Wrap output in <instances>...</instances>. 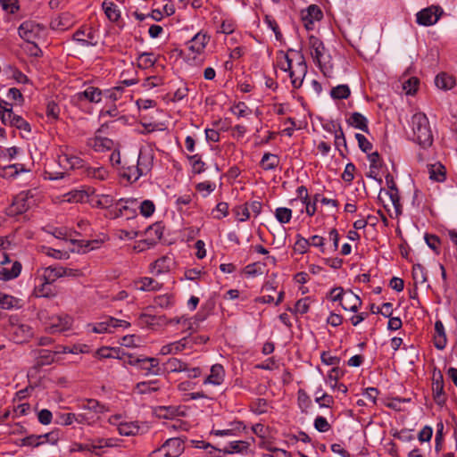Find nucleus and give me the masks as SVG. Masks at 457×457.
<instances>
[{
  "instance_id": "40",
  "label": "nucleus",
  "mask_w": 457,
  "mask_h": 457,
  "mask_svg": "<svg viewBox=\"0 0 457 457\" xmlns=\"http://www.w3.org/2000/svg\"><path fill=\"white\" fill-rule=\"evenodd\" d=\"M350 95V87L345 84L338 85L330 91V96L336 100L347 99Z\"/></svg>"
},
{
  "instance_id": "60",
  "label": "nucleus",
  "mask_w": 457,
  "mask_h": 457,
  "mask_svg": "<svg viewBox=\"0 0 457 457\" xmlns=\"http://www.w3.org/2000/svg\"><path fill=\"white\" fill-rule=\"evenodd\" d=\"M155 206L150 200H145L140 204V213L145 217H150L154 212Z\"/></svg>"
},
{
  "instance_id": "8",
  "label": "nucleus",
  "mask_w": 457,
  "mask_h": 457,
  "mask_svg": "<svg viewBox=\"0 0 457 457\" xmlns=\"http://www.w3.org/2000/svg\"><path fill=\"white\" fill-rule=\"evenodd\" d=\"M44 31L43 25L32 21L22 22L18 29L20 37L28 43H33Z\"/></svg>"
},
{
  "instance_id": "10",
  "label": "nucleus",
  "mask_w": 457,
  "mask_h": 457,
  "mask_svg": "<svg viewBox=\"0 0 457 457\" xmlns=\"http://www.w3.org/2000/svg\"><path fill=\"white\" fill-rule=\"evenodd\" d=\"M323 17V13L319 6L316 4H311L306 9L301 12V18L304 28L307 30L313 29L314 22L320 21Z\"/></svg>"
},
{
  "instance_id": "31",
  "label": "nucleus",
  "mask_w": 457,
  "mask_h": 457,
  "mask_svg": "<svg viewBox=\"0 0 457 457\" xmlns=\"http://www.w3.org/2000/svg\"><path fill=\"white\" fill-rule=\"evenodd\" d=\"M278 164L279 157L270 153H265L260 162V165L264 170H275Z\"/></svg>"
},
{
  "instance_id": "38",
  "label": "nucleus",
  "mask_w": 457,
  "mask_h": 457,
  "mask_svg": "<svg viewBox=\"0 0 457 457\" xmlns=\"http://www.w3.org/2000/svg\"><path fill=\"white\" fill-rule=\"evenodd\" d=\"M105 15L111 21H117L120 17L118 6L112 2L104 1L102 4Z\"/></svg>"
},
{
  "instance_id": "57",
  "label": "nucleus",
  "mask_w": 457,
  "mask_h": 457,
  "mask_svg": "<svg viewBox=\"0 0 457 457\" xmlns=\"http://www.w3.org/2000/svg\"><path fill=\"white\" fill-rule=\"evenodd\" d=\"M232 112L237 117H245L252 112L251 109L244 102H239L235 104L232 108Z\"/></svg>"
},
{
  "instance_id": "58",
  "label": "nucleus",
  "mask_w": 457,
  "mask_h": 457,
  "mask_svg": "<svg viewBox=\"0 0 457 457\" xmlns=\"http://www.w3.org/2000/svg\"><path fill=\"white\" fill-rule=\"evenodd\" d=\"M309 307L310 306H309V303H308V298H302L295 303V308L289 309V311L292 312L304 314V313L308 312Z\"/></svg>"
},
{
  "instance_id": "6",
  "label": "nucleus",
  "mask_w": 457,
  "mask_h": 457,
  "mask_svg": "<svg viewBox=\"0 0 457 457\" xmlns=\"http://www.w3.org/2000/svg\"><path fill=\"white\" fill-rule=\"evenodd\" d=\"M128 357L127 362L131 366H138L141 370H145V375H161L162 373L157 358H139L130 354Z\"/></svg>"
},
{
  "instance_id": "16",
  "label": "nucleus",
  "mask_w": 457,
  "mask_h": 457,
  "mask_svg": "<svg viewBox=\"0 0 457 457\" xmlns=\"http://www.w3.org/2000/svg\"><path fill=\"white\" fill-rule=\"evenodd\" d=\"M136 205V199L120 198L115 203V208L110 212V215L113 219L119 218L123 215L124 211H134Z\"/></svg>"
},
{
  "instance_id": "62",
  "label": "nucleus",
  "mask_w": 457,
  "mask_h": 457,
  "mask_svg": "<svg viewBox=\"0 0 457 457\" xmlns=\"http://www.w3.org/2000/svg\"><path fill=\"white\" fill-rule=\"evenodd\" d=\"M314 428L319 432H327L330 429V425L326 420V418L322 416H317L314 420Z\"/></svg>"
},
{
  "instance_id": "9",
  "label": "nucleus",
  "mask_w": 457,
  "mask_h": 457,
  "mask_svg": "<svg viewBox=\"0 0 457 457\" xmlns=\"http://www.w3.org/2000/svg\"><path fill=\"white\" fill-rule=\"evenodd\" d=\"M444 13L440 6L431 5L422 9L416 14L417 23L422 26H431L436 23Z\"/></svg>"
},
{
  "instance_id": "41",
  "label": "nucleus",
  "mask_w": 457,
  "mask_h": 457,
  "mask_svg": "<svg viewBox=\"0 0 457 457\" xmlns=\"http://www.w3.org/2000/svg\"><path fill=\"white\" fill-rule=\"evenodd\" d=\"M144 175V172H141L140 169L137 165L127 167L121 173L122 178L126 179L130 183L136 182Z\"/></svg>"
},
{
  "instance_id": "52",
  "label": "nucleus",
  "mask_w": 457,
  "mask_h": 457,
  "mask_svg": "<svg viewBox=\"0 0 457 457\" xmlns=\"http://www.w3.org/2000/svg\"><path fill=\"white\" fill-rule=\"evenodd\" d=\"M41 445L48 443L50 445H56L60 439V434L58 431H51L46 434L39 435Z\"/></svg>"
},
{
  "instance_id": "24",
  "label": "nucleus",
  "mask_w": 457,
  "mask_h": 457,
  "mask_svg": "<svg viewBox=\"0 0 457 457\" xmlns=\"http://www.w3.org/2000/svg\"><path fill=\"white\" fill-rule=\"evenodd\" d=\"M43 279L48 282H54L57 278L65 277V268L62 266H48L44 269Z\"/></svg>"
},
{
  "instance_id": "7",
  "label": "nucleus",
  "mask_w": 457,
  "mask_h": 457,
  "mask_svg": "<svg viewBox=\"0 0 457 457\" xmlns=\"http://www.w3.org/2000/svg\"><path fill=\"white\" fill-rule=\"evenodd\" d=\"M72 39L82 46H96L99 42V34L92 27L82 26L72 35Z\"/></svg>"
},
{
  "instance_id": "32",
  "label": "nucleus",
  "mask_w": 457,
  "mask_h": 457,
  "mask_svg": "<svg viewBox=\"0 0 457 457\" xmlns=\"http://www.w3.org/2000/svg\"><path fill=\"white\" fill-rule=\"evenodd\" d=\"M145 234L152 237V238H147L145 242H147L148 245H154L156 240H160L162 237L163 227L161 223H154L146 228Z\"/></svg>"
},
{
  "instance_id": "3",
  "label": "nucleus",
  "mask_w": 457,
  "mask_h": 457,
  "mask_svg": "<svg viewBox=\"0 0 457 457\" xmlns=\"http://www.w3.org/2000/svg\"><path fill=\"white\" fill-rule=\"evenodd\" d=\"M412 131L411 140L414 143H432L433 135L428 124V120L425 115L415 114L412 117Z\"/></svg>"
},
{
  "instance_id": "35",
  "label": "nucleus",
  "mask_w": 457,
  "mask_h": 457,
  "mask_svg": "<svg viewBox=\"0 0 457 457\" xmlns=\"http://www.w3.org/2000/svg\"><path fill=\"white\" fill-rule=\"evenodd\" d=\"M137 289L141 291H158L161 289L162 285L152 278H142L137 283Z\"/></svg>"
},
{
  "instance_id": "46",
  "label": "nucleus",
  "mask_w": 457,
  "mask_h": 457,
  "mask_svg": "<svg viewBox=\"0 0 457 457\" xmlns=\"http://www.w3.org/2000/svg\"><path fill=\"white\" fill-rule=\"evenodd\" d=\"M412 277L415 284H423L427 281L426 269L420 263L414 264L412 267Z\"/></svg>"
},
{
  "instance_id": "4",
  "label": "nucleus",
  "mask_w": 457,
  "mask_h": 457,
  "mask_svg": "<svg viewBox=\"0 0 457 457\" xmlns=\"http://www.w3.org/2000/svg\"><path fill=\"white\" fill-rule=\"evenodd\" d=\"M36 189L21 191L12 201V205L7 210V214L11 216L22 214L27 212L33 204Z\"/></svg>"
},
{
  "instance_id": "13",
  "label": "nucleus",
  "mask_w": 457,
  "mask_h": 457,
  "mask_svg": "<svg viewBox=\"0 0 457 457\" xmlns=\"http://www.w3.org/2000/svg\"><path fill=\"white\" fill-rule=\"evenodd\" d=\"M10 331L13 341L17 344L26 342L33 336L32 328L27 324L12 325Z\"/></svg>"
},
{
  "instance_id": "25",
  "label": "nucleus",
  "mask_w": 457,
  "mask_h": 457,
  "mask_svg": "<svg viewBox=\"0 0 457 457\" xmlns=\"http://www.w3.org/2000/svg\"><path fill=\"white\" fill-rule=\"evenodd\" d=\"M103 92L95 87H88L83 92L78 93L79 100H88L91 103H99L102 100Z\"/></svg>"
},
{
  "instance_id": "23",
  "label": "nucleus",
  "mask_w": 457,
  "mask_h": 457,
  "mask_svg": "<svg viewBox=\"0 0 457 457\" xmlns=\"http://www.w3.org/2000/svg\"><path fill=\"white\" fill-rule=\"evenodd\" d=\"M348 129L346 130H353V128L359 129L363 131L368 130V120L360 112H353L347 119Z\"/></svg>"
},
{
  "instance_id": "27",
  "label": "nucleus",
  "mask_w": 457,
  "mask_h": 457,
  "mask_svg": "<svg viewBox=\"0 0 457 457\" xmlns=\"http://www.w3.org/2000/svg\"><path fill=\"white\" fill-rule=\"evenodd\" d=\"M21 268L22 266L20 262H14L10 270L7 268H2L0 270V280L8 281L17 278L21 274Z\"/></svg>"
},
{
  "instance_id": "48",
  "label": "nucleus",
  "mask_w": 457,
  "mask_h": 457,
  "mask_svg": "<svg viewBox=\"0 0 457 457\" xmlns=\"http://www.w3.org/2000/svg\"><path fill=\"white\" fill-rule=\"evenodd\" d=\"M21 446L38 447L41 445L39 435H29L21 439Z\"/></svg>"
},
{
  "instance_id": "14",
  "label": "nucleus",
  "mask_w": 457,
  "mask_h": 457,
  "mask_svg": "<svg viewBox=\"0 0 457 457\" xmlns=\"http://www.w3.org/2000/svg\"><path fill=\"white\" fill-rule=\"evenodd\" d=\"M58 163L65 170L84 166V161L80 157L66 152L58 155Z\"/></svg>"
},
{
  "instance_id": "2",
  "label": "nucleus",
  "mask_w": 457,
  "mask_h": 457,
  "mask_svg": "<svg viewBox=\"0 0 457 457\" xmlns=\"http://www.w3.org/2000/svg\"><path fill=\"white\" fill-rule=\"evenodd\" d=\"M79 424L87 426L96 424L100 420L102 414L109 411L105 404L93 398L82 400L79 404Z\"/></svg>"
},
{
  "instance_id": "18",
  "label": "nucleus",
  "mask_w": 457,
  "mask_h": 457,
  "mask_svg": "<svg viewBox=\"0 0 457 457\" xmlns=\"http://www.w3.org/2000/svg\"><path fill=\"white\" fill-rule=\"evenodd\" d=\"M345 311L356 312L361 305V298L351 290L346 291L344 299L340 304Z\"/></svg>"
},
{
  "instance_id": "19",
  "label": "nucleus",
  "mask_w": 457,
  "mask_h": 457,
  "mask_svg": "<svg viewBox=\"0 0 457 457\" xmlns=\"http://www.w3.org/2000/svg\"><path fill=\"white\" fill-rule=\"evenodd\" d=\"M225 377V370L222 365L214 364L211 368L210 375L204 380V384H212L214 386H220Z\"/></svg>"
},
{
  "instance_id": "5",
  "label": "nucleus",
  "mask_w": 457,
  "mask_h": 457,
  "mask_svg": "<svg viewBox=\"0 0 457 457\" xmlns=\"http://www.w3.org/2000/svg\"><path fill=\"white\" fill-rule=\"evenodd\" d=\"M184 449V440L173 437L166 440L160 448L153 451L150 457H179Z\"/></svg>"
},
{
  "instance_id": "26",
  "label": "nucleus",
  "mask_w": 457,
  "mask_h": 457,
  "mask_svg": "<svg viewBox=\"0 0 457 457\" xmlns=\"http://www.w3.org/2000/svg\"><path fill=\"white\" fill-rule=\"evenodd\" d=\"M309 44L312 49V55L315 61H317L319 63L321 61V58L323 57L325 46L323 42L319 39L318 37L314 36H311L309 37Z\"/></svg>"
},
{
  "instance_id": "61",
  "label": "nucleus",
  "mask_w": 457,
  "mask_h": 457,
  "mask_svg": "<svg viewBox=\"0 0 457 457\" xmlns=\"http://www.w3.org/2000/svg\"><path fill=\"white\" fill-rule=\"evenodd\" d=\"M386 195H389L390 200L395 209V212L400 213L402 205L400 204V195H399L398 188L387 191Z\"/></svg>"
},
{
  "instance_id": "17",
  "label": "nucleus",
  "mask_w": 457,
  "mask_h": 457,
  "mask_svg": "<svg viewBox=\"0 0 457 457\" xmlns=\"http://www.w3.org/2000/svg\"><path fill=\"white\" fill-rule=\"evenodd\" d=\"M71 326V318L70 316H56L51 319L49 327L47 328L50 333H56L65 331Z\"/></svg>"
},
{
  "instance_id": "33",
  "label": "nucleus",
  "mask_w": 457,
  "mask_h": 457,
  "mask_svg": "<svg viewBox=\"0 0 457 457\" xmlns=\"http://www.w3.org/2000/svg\"><path fill=\"white\" fill-rule=\"evenodd\" d=\"M187 370V363L177 358H170L163 363V371L182 372Z\"/></svg>"
},
{
  "instance_id": "49",
  "label": "nucleus",
  "mask_w": 457,
  "mask_h": 457,
  "mask_svg": "<svg viewBox=\"0 0 457 457\" xmlns=\"http://www.w3.org/2000/svg\"><path fill=\"white\" fill-rule=\"evenodd\" d=\"M343 371L339 367H334L330 370L328 375V380L329 382L330 387L335 389L337 386V380L341 376H343Z\"/></svg>"
},
{
  "instance_id": "29",
  "label": "nucleus",
  "mask_w": 457,
  "mask_h": 457,
  "mask_svg": "<svg viewBox=\"0 0 457 457\" xmlns=\"http://www.w3.org/2000/svg\"><path fill=\"white\" fill-rule=\"evenodd\" d=\"M187 345V338L183 337L182 339L165 345H163L161 350L160 353L162 355L171 354V353H177L186 348Z\"/></svg>"
},
{
  "instance_id": "28",
  "label": "nucleus",
  "mask_w": 457,
  "mask_h": 457,
  "mask_svg": "<svg viewBox=\"0 0 457 457\" xmlns=\"http://www.w3.org/2000/svg\"><path fill=\"white\" fill-rule=\"evenodd\" d=\"M435 84L439 89L449 90L455 85V79L453 76L441 72L436 76Z\"/></svg>"
},
{
  "instance_id": "51",
  "label": "nucleus",
  "mask_w": 457,
  "mask_h": 457,
  "mask_svg": "<svg viewBox=\"0 0 457 457\" xmlns=\"http://www.w3.org/2000/svg\"><path fill=\"white\" fill-rule=\"evenodd\" d=\"M118 353H119L118 349H113V348H109V347H102L96 351V354L100 359H106V358L121 359L122 357L114 355V353L118 354Z\"/></svg>"
},
{
  "instance_id": "63",
  "label": "nucleus",
  "mask_w": 457,
  "mask_h": 457,
  "mask_svg": "<svg viewBox=\"0 0 457 457\" xmlns=\"http://www.w3.org/2000/svg\"><path fill=\"white\" fill-rule=\"evenodd\" d=\"M163 80L161 77L158 76H150L146 78L143 83V87L146 89H151L160 85H162Z\"/></svg>"
},
{
  "instance_id": "20",
  "label": "nucleus",
  "mask_w": 457,
  "mask_h": 457,
  "mask_svg": "<svg viewBox=\"0 0 457 457\" xmlns=\"http://www.w3.org/2000/svg\"><path fill=\"white\" fill-rule=\"evenodd\" d=\"M73 24L72 16L69 12H63L52 20L50 27L56 30H66Z\"/></svg>"
},
{
  "instance_id": "22",
  "label": "nucleus",
  "mask_w": 457,
  "mask_h": 457,
  "mask_svg": "<svg viewBox=\"0 0 457 457\" xmlns=\"http://www.w3.org/2000/svg\"><path fill=\"white\" fill-rule=\"evenodd\" d=\"M34 357L36 358V366L42 367L45 365H49L54 361V353H52L46 349L34 350L32 352Z\"/></svg>"
},
{
  "instance_id": "64",
  "label": "nucleus",
  "mask_w": 457,
  "mask_h": 457,
  "mask_svg": "<svg viewBox=\"0 0 457 457\" xmlns=\"http://www.w3.org/2000/svg\"><path fill=\"white\" fill-rule=\"evenodd\" d=\"M205 451V457H222L223 449H219L207 443L204 448Z\"/></svg>"
},
{
  "instance_id": "11",
  "label": "nucleus",
  "mask_w": 457,
  "mask_h": 457,
  "mask_svg": "<svg viewBox=\"0 0 457 457\" xmlns=\"http://www.w3.org/2000/svg\"><path fill=\"white\" fill-rule=\"evenodd\" d=\"M153 148L151 145H146L140 148L137 166L140 169L141 172L146 175L152 169L153 165Z\"/></svg>"
},
{
  "instance_id": "37",
  "label": "nucleus",
  "mask_w": 457,
  "mask_h": 457,
  "mask_svg": "<svg viewBox=\"0 0 457 457\" xmlns=\"http://www.w3.org/2000/svg\"><path fill=\"white\" fill-rule=\"evenodd\" d=\"M157 382V380L138 382L135 386V390L139 395L152 394L157 392L159 390V387L155 386Z\"/></svg>"
},
{
  "instance_id": "45",
  "label": "nucleus",
  "mask_w": 457,
  "mask_h": 457,
  "mask_svg": "<svg viewBox=\"0 0 457 457\" xmlns=\"http://www.w3.org/2000/svg\"><path fill=\"white\" fill-rule=\"evenodd\" d=\"M249 446V444L245 441L238 440L232 441L229 443L228 448L223 449V454H231L234 453H242L244 450H246Z\"/></svg>"
},
{
  "instance_id": "30",
  "label": "nucleus",
  "mask_w": 457,
  "mask_h": 457,
  "mask_svg": "<svg viewBox=\"0 0 457 457\" xmlns=\"http://www.w3.org/2000/svg\"><path fill=\"white\" fill-rule=\"evenodd\" d=\"M138 422H120L118 424V432L121 436H130L139 433Z\"/></svg>"
},
{
  "instance_id": "53",
  "label": "nucleus",
  "mask_w": 457,
  "mask_h": 457,
  "mask_svg": "<svg viewBox=\"0 0 457 457\" xmlns=\"http://www.w3.org/2000/svg\"><path fill=\"white\" fill-rule=\"evenodd\" d=\"M112 322H109V317L103 321L97 322L94 325L92 330L95 333H111L112 332Z\"/></svg>"
},
{
  "instance_id": "56",
  "label": "nucleus",
  "mask_w": 457,
  "mask_h": 457,
  "mask_svg": "<svg viewBox=\"0 0 457 457\" xmlns=\"http://www.w3.org/2000/svg\"><path fill=\"white\" fill-rule=\"evenodd\" d=\"M297 240L295 244L294 250L299 253H304L307 252L310 246V241L303 237L301 235L296 236Z\"/></svg>"
},
{
  "instance_id": "42",
  "label": "nucleus",
  "mask_w": 457,
  "mask_h": 457,
  "mask_svg": "<svg viewBox=\"0 0 457 457\" xmlns=\"http://www.w3.org/2000/svg\"><path fill=\"white\" fill-rule=\"evenodd\" d=\"M71 244L73 245H78V248H74L72 249V251H76L78 253H86L93 249H95L96 246V245L99 244L98 241L95 240V241H87V242H84V241H80V240H75V239H72L71 240Z\"/></svg>"
},
{
  "instance_id": "34",
  "label": "nucleus",
  "mask_w": 457,
  "mask_h": 457,
  "mask_svg": "<svg viewBox=\"0 0 457 457\" xmlns=\"http://www.w3.org/2000/svg\"><path fill=\"white\" fill-rule=\"evenodd\" d=\"M429 179L437 182L445 180V168L441 163L428 165Z\"/></svg>"
},
{
  "instance_id": "47",
  "label": "nucleus",
  "mask_w": 457,
  "mask_h": 457,
  "mask_svg": "<svg viewBox=\"0 0 457 457\" xmlns=\"http://www.w3.org/2000/svg\"><path fill=\"white\" fill-rule=\"evenodd\" d=\"M275 217L282 224L288 223L292 217V211L289 208L278 207L275 211Z\"/></svg>"
},
{
  "instance_id": "12",
  "label": "nucleus",
  "mask_w": 457,
  "mask_h": 457,
  "mask_svg": "<svg viewBox=\"0 0 457 457\" xmlns=\"http://www.w3.org/2000/svg\"><path fill=\"white\" fill-rule=\"evenodd\" d=\"M433 398L436 404L444 405L445 403V396L444 391V378L441 371L434 372L432 378Z\"/></svg>"
},
{
  "instance_id": "1",
  "label": "nucleus",
  "mask_w": 457,
  "mask_h": 457,
  "mask_svg": "<svg viewBox=\"0 0 457 457\" xmlns=\"http://www.w3.org/2000/svg\"><path fill=\"white\" fill-rule=\"evenodd\" d=\"M278 54L280 60L278 62V66L289 73L293 87L300 88L307 73V64L303 55L293 49H288L287 53L280 51Z\"/></svg>"
},
{
  "instance_id": "59",
  "label": "nucleus",
  "mask_w": 457,
  "mask_h": 457,
  "mask_svg": "<svg viewBox=\"0 0 457 457\" xmlns=\"http://www.w3.org/2000/svg\"><path fill=\"white\" fill-rule=\"evenodd\" d=\"M192 162V168L195 173H201L204 170V162L201 160L199 154H194L188 157Z\"/></svg>"
},
{
  "instance_id": "54",
  "label": "nucleus",
  "mask_w": 457,
  "mask_h": 457,
  "mask_svg": "<svg viewBox=\"0 0 457 457\" xmlns=\"http://www.w3.org/2000/svg\"><path fill=\"white\" fill-rule=\"evenodd\" d=\"M17 299L8 295L0 293V307L4 310H10L15 306Z\"/></svg>"
},
{
  "instance_id": "39",
  "label": "nucleus",
  "mask_w": 457,
  "mask_h": 457,
  "mask_svg": "<svg viewBox=\"0 0 457 457\" xmlns=\"http://www.w3.org/2000/svg\"><path fill=\"white\" fill-rule=\"evenodd\" d=\"M156 62L153 53L144 52L141 53L137 57V66L140 69H148L153 67Z\"/></svg>"
},
{
  "instance_id": "15",
  "label": "nucleus",
  "mask_w": 457,
  "mask_h": 457,
  "mask_svg": "<svg viewBox=\"0 0 457 457\" xmlns=\"http://www.w3.org/2000/svg\"><path fill=\"white\" fill-rule=\"evenodd\" d=\"M209 42L206 34L198 32L189 41L187 42V48L192 54H201Z\"/></svg>"
},
{
  "instance_id": "50",
  "label": "nucleus",
  "mask_w": 457,
  "mask_h": 457,
  "mask_svg": "<svg viewBox=\"0 0 457 457\" xmlns=\"http://www.w3.org/2000/svg\"><path fill=\"white\" fill-rule=\"evenodd\" d=\"M424 239L426 241V244L428 246L432 249L436 254H439L440 251L438 248V245H440L441 241L439 237L436 235L431 234H426L424 237Z\"/></svg>"
},
{
  "instance_id": "43",
  "label": "nucleus",
  "mask_w": 457,
  "mask_h": 457,
  "mask_svg": "<svg viewBox=\"0 0 457 457\" xmlns=\"http://www.w3.org/2000/svg\"><path fill=\"white\" fill-rule=\"evenodd\" d=\"M42 283L35 287V294L37 297H51L54 296V294L52 291L51 284L52 282H48L41 278Z\"/></svg>"
},
{
  "instance_id": "36",
  "label": "nucleus",
  "mask_w": 457,
  "mask_h": 457,
  "mask_svg": "<svg viewBox=\"0 0 457 457\" xmlns=\"http://www.w3.org/2000/svg\"><path fill=\"white\" fill-rule=\"evenodd\" d=\"M170 262L171 260L167 256L157 259L154 263L151 264L152 273L154 275H160L165 271H168L170 270Z\"/></svg>"
},
{
  "instance_id": "21",
  "label": "nucleus",
  "mask_w": 457,
  "mask_h": 457,
  "mask_svg": "<svg viewBox=\"0 0 457 457\" xmlns=\"http://www.w3.org/2000/svg\"><path fill=\"white\" fill-rule=\"evenodd\" d=\"M446 335L445 331L444 324L441 320H436L435 323V336L434 345L438 350H443L446 345Z\"/></svg>"
},
{
  "instance_id": "44",
  "label": "nucleus",
  "mask_w": 457,
  "mask_h": 457,
  "mask_svg": "<svg viewBox=\"0 0 457 457\" xmlns=\"http://www.w3.org/2000/svg\"><path fill=\"white\" fill-rule=\"evenodd\" d=\"M79 416L73 412L60 413L56 418V423L62 426H70L75 422L79 424Z\"/></svg>"
},
{
  "instance_id": "55",
  "label": "nucleus",
  "mask_w": 457,
  "mask_h": 457,
  "mask_svg": "<svg viewBox=\"0 0 457 457\" xmlns=\"http://www.w3.org/2000/svg\"><path fill=\"white\" fill-rule=\"evenodd\" d=\"M0 5L4 11L12 14L15 13L20 8L18 0H0Z\"/></svg>"
}]
</instances>
